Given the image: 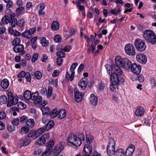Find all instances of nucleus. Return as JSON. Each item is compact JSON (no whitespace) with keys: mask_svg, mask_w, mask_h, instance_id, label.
Masks as SVG:
<instances>
[{"mask_svg":"<svg viewBox=\"0 0 156 156\" xmlns=\"http://www.w3.org/2000/svg\"><path fill=\"white\" fill-rule=\"evenodd\" d=\"M143 36L144 39L148 43L154 44L156 43V35L151 30H146L144 31Z\"/></svg>","mask_w":156,"mask_h":156,"instance_id":"1","label":"nucleus"},{"mask_svg":"<svg viewBox=\"0 0 156 156\" xmlns=\"http://www.w3.org/2000/svg\"><path fill=\"white\" fill-rule=\"evenodd\" d=\"M66 140L68 142L77 147H79L82 144V142L77 136L73 133H70L69 135Z\"/></svg>","mask_w":156,"mask_h":156,"instance_id":"2","label":"nucleus"},{"mask_svg":"<svg viewBox=\"0 0 156 156\" xmlns=\"http://www.w3.org/2000/svg\"><path fill=\"white\" fill-rule=\"evenodd\" d=\"M45 128L42 127L37 130H31L27 135L28 137H32L34 139H36L42 134L44 131Z\"/></svg>","mask_w":156,"mask_h":156,"instance_id":"3","label":"nucleus"},{"mask_svg":"<svg viewBox=\"0 0 156 156\" xmlns=\"http://www.w3.org/2000/svg\"><path fill=\"white\" fill-rule=\"evenodd\" d=\"M105 66L109 74L112 73V72H116L119 75H122V74L123 71L121 69L115 66V65H112V66L110 65H107Z\"/></svg>","mask_w":156,"mask_h":156,"instance_id":"4","label":"nucleus"},{"mask_svg":"<svg viewBox=\"0 0 156 156\" xmlns=\"http://www.w3.org/2000/svg\"><path fill=\"white\" fill-rule=\"evenodd\" d=\"M134 45L136 49L139 51H144L146 48V45L144 41L140 39L135 40Z\"/></svg>","mask_w":156,"mask_h":156,"instance_id":"5","label":"nucleus"},{"mask_svg":"<svg viewBox=\"0 0 156 156\" xmlns=\"http://www.w3.org/2000/svg\"><path fill=\"white\" fill-rule=\"evenodd\" d=\"M115 142L113 139L111 140L108 144L107 147V152L108 155L111 156L115 153Z\"/></svg>","mask_w":156,"mask_h":156,"instance_id":"6","label":"nucleus"},{"mask_svg":"<svg viewBox=\"0 0 156 156\" xmlns=\"http://www.w3.org/2000/svg\"><path fill=\"white\" fill-rule=\"evenodd\" d=\"M125 50L126 53L130 56H133L135 55V48L133 45L130 44H126L125 47Z\"/></svg>","mask_w":156,"mask_h":156,"instance_id":"7","label":"nucleus"},{"mask_svg":"<svg viewBox=\"0 0 156 156\" xmlns=\"http://www.w3.org/2000/svg\"><path fill=\"white\" fill-rule=\"evenodd\" d=\"M65 143L61 142L56 146L53 150V154L52 156H57L63 150L64 148Z\"/></svg>","mask_w":156,"mask_h":156,"instance_id":"8","label":"nucleus"},{"mask_svg":"<svg viewBox=\"0 0 156 156\" xmlns=\"http://www.w3.org/2000/svg\"><path fill=\"white\" fill-rule=\"evenodd\" d=\"M49 138V135L48 134H44L40 137L37 141L35 142V144L39 146L42 145L45 143L46 140Z\"/></svg>","mask_w":156,"mask_h":156,"instance_id":"9","label":"nucleus"},{"mask_svg":"<svg viewBox=\"0 0 156 156\" xmlns=\"http://www.w3.org/2000/svg\"><path fill=\"white\" fill-rule=\"evenodd\" d=\"M130 69L131 72L136 74H139L141 72V67L139 65L136 63H133L131 66Z\"/></svg>","mask_w":156,"mask_h":156,"instance_id":"10","label":"nucleus"},{"mask_svg":"<svg viewBox=\"0 0 156 156\" xmlns=\"http://www.w3.org/2000/svg\"><path fill=\"white\" fill-rule=\"evenodd\" d=\"M13 51L16 53H20V55H22L25 53L24 47L22 44L15 46L13 48Z\"/></svg>","mask_w":156,"mask_h":156,"instance_id":"11","label":"nucleus"},{"mask_svg":"<svg viewBox=\"0 0 156 156\" xmlns=\"http://www.w3.org/2000/svg\"><path fill=\"white\" fill-rule=\"evenodd\" d=\"M115 61L116 64L115 66L121 68L120 67H122L123 66V63L125 61V58H123L120 56H118L115 57Z\"/></svg>","mask_w":156,"mask_h":156,"instance_id":"12","label":"nucleus"},{"mask_svg":"<svg viewBox=\"0 0 156 156\" xmlns=\"http://www.w3.org/2000/svg\"><path fill=\"white\" fill-rule=\"evenodd\" d=\"M36 30V28H34L25 30L22 33V35L23 37L30 39L31 37V35L35 32Z\"/></svg>","mask_w":156,"mask_h":156,"instance_id":"13","label":"nucleus"},{"mask_svg":"<svg viewBox=\"0 0 156 156\" xmlns=\"http://www.w3.org/2000/svg\"><path fill=\"white\" fill-rule=\"evenodd\" d=\"M120 76L116 72H113L111 75L110 79L111 82L114 85H117L119 83V77Z\"/></svg>","mask_w":156,"mask_h":156,"instance_id":"14","label":"nucleus"},{"mask_svg":"<svg viewBox=\"0 0 156 156\" xmlns=\"http://www.w3.org/2000/svg\"><path fill=\"white\" fill-rule=\"evenodd\" d=\"M88 82V80L87 79L83 78L80 80L78 83V85L80 88L81 90H84L86 89Z\"/></svg>","mask_w":156,"mask_h":156,"instance_id":"15","label":"nucleus"},{"mask_svg":"<svg viewBox=\"0 0 156 156\" xmlns=\"http://www.w3.org/2000/svg\"><path fill=\"white\" fill-rule=\"evenodd\" d=\"M136 59L140 63L143 64H145L147 62V58L144 54H139L137 55Z\"/></svg>","mask_w":156,"mask_h":156,"instance_id":"16","label":"nucleus"},{"mask_svg":"<svg viewBox=\"0 0 156 156\" xmlns=\"http://www.w3.org/2000/svg\"><path fill=\"white\" fill-rule=\"evenodd\" d=\"M135 149V147L133 144H131L127 147L125 152V156H132Z\"/></svg>","mask_w":156,"mask_h":156,"instance_id":"17","label":"nucleus"},{"mask_svg":"<svg viewBox=\"0 0 156 156\" xmlns=\"http://www.w3.org/2000/svg\"><path fill=\"white\" fill-rule=\"evenodd\" d=\"M8 101H7V107H10L13 105H16L18 102L19 98H8Z\"/></svg>","mask_w":156,"mask_h":156,"instance_id":"18","label":"nucleus"},{"mask_svg":"<svg viewBox=\"0 0 156 156\" xmlns=\"http://www.w3.org/2000/svg\"><path fill=\"white\" fill-rule=\"evenodd\" d=\"M131 65H132V64L131 61L128 59L125 58V62H124L123 66L122 67L126 70H128L130 69Z\"/></svg>","mask_w":156,"mask_h":156,"instance_id":"19","label":"nucleus"},{"mask_svg":"<svg viewBox=\"0 0 156 156\" xmlns=\"http://www.w3.org/2000/svg\"><path fill=\"white\" fill-rule=\"evenodd\" d=\"M39 8L38 11V14L39 16H44L45 14V12L43 11L45 7V5L44 3H41L39 5Z\"/></svg>","mask_w":156,"mask_h":156,"instance_id":"20","label":"nucleus"},{"mask_svg":"<svg viewBox=\"0 0 156 156\" xmlns=\"http://www.w3.org/2000/svg\"><path fill=\"white\" fill-rule=\"evenodd\" d=\"M66 115V110L65 109H61L59 110L58 112V119H62L65 118Z\"/></svg>","mask_w":156,"mask_h":156,"instance_id":"21","label":"nucleus"},{"mask_svg":"<svg viewBox=\"0 0 156 156\" xmlns=\"http://www.w3.org/2000/svg\"><path fill=\"white\" fill-rule=\"evenodd\" d=\"M31 75L34 79L36 78L37 80L41 79L42 76V73L39 71H37L35 73L32 72Z\"/></svg>","mask_w":156,"mask_h":156,"instance_id":"22","label":"nucleus"},{"mask_svg":"<svg viewBox=\"0 0 156 156\" xmlns=\"http://www.w3.org/2000/svg\"><path fill=\"white\" fill-rule=\"evenodd\" d=\"M144 109L141 107H139L136 110L135 112V114L136 115L141 116L144 115Z\"/></svg>","mask_w":156,"mask_h":156,"instance_id":"23","label":"nucleus"},{"mask_svg":"<svg viewBox=\"0 0 156 156\" xmlns=\"http://www.w3.org/2000/svg\"><path fill=\"white\" fill-rule=\"evenodd\" d=\"M1 86L3 89H7L9 85V82L6 79H3L1 82Z\"/></svg>","mask_w":156,"mask_h":156,"instance_id":"24","label":"nucleus"},{"mask_svg":"<svg viewBox=\"0 0 156 156\" xmlns=\"http://www.w3.org/2000/svg\"><path fill=\"white\" fill-rule=\"evenodd\" d=\"M55 142L54 140H51L47 143V150L51 152L52 151V148L54 145Z\"/></svg>","mask_w":156,"mask_h":156,"instance_id":"25","label":"nucleus"},{"mask_svg":"<svg viewBox=\"0 0 156 156\" xmlns=\"http://www.w3.org/2000/svg\"><path fill=\"white\" fill-rule=\"evenodd\" d=\"M55 125V123L53 121H49L48 123H47L45 126V129L46 131H48L51 129Z\"/></svg>","mask_w":156,"mask_h":156,"instance_id":"26","label":"nucleus"},{"mask_svg":"<svg viewBox=\"0 0 156 156\" xmlns=\"http://www.w3.org/2000/svg\"><path fill=\"white\" fill-rule=\"evenodd\" d=\"M21 100H29L31 99L34 100V103L35 104H39L40 105V102L42 100V98H20Z\"/></svg>","mask_w":156,"mask_h":156,"instance_id":"27","label":"nucleus"},{"mask_svg":"<svg viewBox=\"0 0 156 156\" xmlns=\"http://www.w3.org/2000/svg\"><path fill=\"white\" fill-rule=\"evenodd\" d=\"M83 151L85 153L89 154L92 152V147L88 144H85L83 147Z\"/></svg>","mask_w":156,"mask_h":156,"instance_id":"28","label":"nucleus"},{"mask_svg":"<svg viewBox=\"0 0 156 156\" xmlns=\"http://www.w3.org/2000/svg\"><path fill=\"white\" fill-rule=\"evenodd\" d=\"M39 39L40 41V43L43 46H46L48 44V41L46 40V37H41L39 38Z\"/></svg>","mask_w":156,"mask_h":156,"instance_id":"29","label":"nucleus"},{"mask_svg":"<svg viewBox=\"0 0 156 156\" xmlns=\"http://www.w3.org/2000/svg\"><path fill=\"white\" fill-rule=\"evenodd\" d=\"M74 98H83L85 94L82 93L75 89L74 90Z\"/></svg>","mask_w":156,"mask_h":156,"instance_id":"30","label":"nucleus"},{"mask_svg":"<svg viewBox=\"0 0 156 156\" xmlns=\"http://www.w3.org/2000/svg\"><path fill=\"white\" fill-rule=\"evenodd\" d=\"M26 125L28 127L32 128L34 125V120L33 119H27L26 122Z\"/></svg>","mask_w":156,"mask_h":156,"instance_id":"31","label":"nucleus"},{"mask_svg":"<svg viewBox=\"0 0 156 156\" xmlns=\"http://www.w3.org/2000/svg\"><path fill=\"white\" fill-rule=\"evenodd\" d=\"M59 26L58 22L57 21H54L51 24V28L53 30H57L59 29Z\"/></svg>","mask_w":156,"mask_h":156,"instance_id":"32","label":"nucleus"},{"mask_svg":"<svg viewBox=\"0 0 156 156\" xmlns=\"http://www.w3.org/2000/svg\"><path fill=\"white\" fill-rule=\"evenodd\" d=\"M74 76V74L73 73H71V75H70L69 73L67 72L66 73V78L68 80H70L72 81L73 79Z\"/></svg>","mask_w":156,"mask_h":156,"instance_id":"33","label":"nucleus"},{"mask_svg":"<svg viewBox=\"0 0 156 156\" xmlns=\"http://www.w3.org/2000/svg\"><path fill=\"white\" fill-rule=\"evenodd\" d=\"M125 153L124 150L122 148L117 149L115 151V154L119 156H125Z\"/></svg>","mask_w":156,"mask_h":156,"instance_id":"34","label":"nucleus"},{"mask_svg":"<svg viewBox=\"0 0 156 156\" xmlns=\"http://www.w3.org/2000/svg\"><path fill=\"white\" fill-rule=\"evenodd\" d=\"M93 140V137L90 134H87L86 135V140L87 143L90 144L92 143Z\"/></svg>","mask_w":156,"mask_h":156,"instance_id":"35","label":"nucleus"},{"mask_svg":"<svg viewBox=\"0 0 156 156\" xmlns=\"http://www.w3.org/2000/svg\"><path fill=\"white\" fill-rule=\"evenodd\" d=\"M29 127L28 126H24L22 127L21 128V130L20 131V133L22 135L23 134H26L28 133L30 129Z\"/></svg>","mask_w":156,"mask_h":156,"instance_id":"36","label":"nucleus"},{"mask_svg":"<svg viewBox=\"0 0 156 156\" xmlns=\"http://www.w3.org/2000/svg\"><path fill=\"white\" fill-rule=\"evenodd\" d=\"M58 109L57 108H55L51 112H50V114L49 115L52 117L55 118L58 116Z\"/></svg>","mask_w":156,"mask_h":156,"instance_id":"37","label":"nucleus"},{"mask_svg":"<svg viewBox=\"0 0 156 156\" xmlns=\"http://www.w3.org/2000/svg\"><path fill=\"white\" fill-rule=\"evenodd\" d=\"M41 110L43 114L48 115L50 114V111L48 107H44L42 108Z\"/></svg>","mask_w":156,"mask_h":156,"instance_id":"38","label":"nucleus"},{"mask_svg":"<svg viewBox=\"0 0 156 156\" xmlns=\"http://www.w3.org/2000/svg\"><path fill=\"white\" fill-rule=\"evenodd\" d=\"M19 108L21 109H24L27 107V105L22 101H20L18 103Z\"/></svg>","mask_w":156,"mask_h":156,"instance_id":"39","label":"nucleus"},{"mask_svg":"<svg viewBox=\"0 0 156 156\" xmlns=\"http://www.w3.org/2000/svg\"><path fill=\"white\" fill-rule=\"evenodd\" d=\"M20 42V39L19 37H16L14 39L12 42V44L13 45H16L20 44H19Z\"/></svg>","mask_w":156,"mask_h":156,"instance_id":"40","label":"nucleus"},{"mask_svg":"<svg viewBox=\"0 0 156 156\" xmlns=\"http://www.w3.org/2000/svg\"><path fill=\"white\" fill-rule=\"evenodd\" d=\"M121 10H122L121 9V8H119L118 10L115 9H111L110 10V12L113 15L116 16L118 13H120Z\"/></svg>","mask_w":156,"mask_h":156,"instance_id":"41","label":"nucleus"},{"mask_svg":"<svg viewBox=\"0 0 156 156\" xmlns=\"http://www.w3.org/2000/svg\"><path fill=\"white\" fill-rule=\"evenodd\" d=\"M24 9V8L23 7H20L17 8L16 10V12L18 15H22L23 13V11Z\"/></svg>","mask_w":156,"mask_h":156,"instance_id":"42","label":"nucleus"},{"mask_svg":"<svg viewBox=\"0 0 156 156\" xmlns=\"http://www.w3.org/2000/svg\"><path fill=\"white\" fill-rule=\"evenodd\" d=\"M23 98H32V94L30 91L29 90L25 91L23 94Z\"/></svg>","mask_w":156,"mask_h":156,"instance_id":"43","label":"nucleus"},{"mask_svg":"<svg viewBox=\"0 0 156 156\" xmlns=\"http://www.w3.org/2000/svg\"><path fill=\"white\" fill-rule=\"evenodd\" d=\"M31 142V140L30 139H25L22 141L21 144L22 146H26L29 145Z\"/></svg>","mask_w":156,"mask_h":156,"instance_id":"44","label":"nucleus"},{"mask_svg":"<svg viewBox=\"0 0 156 156\" xmlns=\"http://www.w3.org/2000/svg\"><path fill=\"white\" fill-rule=\"evenodd\" d=\"M77 65L78 63L77 62H75L72 64V65L71 66L70 68V71L71 73H73V74H74L75 72L74 70Z\"/></svg>","mask_w":156,"mask_h":156,"instance_id":"45","label":"nucleus"},{"mask_svg":"<svg viewBox=\"0 0 156 156\" xmlns=\"http://www.w3.org/2000/svg\"><path fill=\"white\" fill-rule=\"evenodd\" d=\"M98 98H91L90 102L94 106H96L97 104Z\"/></svg>","mask_w":156,"mask_h":156,"instance_id":"46","label":"nucleus"},{"mask_svg":"<svg viewBox=\"0 0 156 156\" xmlns=\"http://www.w3.org/2000/svg\"><path fill=\"white\" fill-rule=\"evenodd\" d=\"M10 21V20L9 19V20L6 18V16H4L3 18H2L1 20L2 23L1 24H5V23L7 24L9 23Z\"/></svg>","mask_w":156,"mask_h":156,"instance_id":"47","label":"nucleus"},{"mask_svg":"<svg viewBox=\"0 0 156 156\" xmlns=\"http://www.w3.org/2000/svg\"><path fill=\"white\" fill-rule=\"evenodd\" d=\"M9 23H11L12 27H14L17 24V20L16 18L13 19V20H10Z\"/></svg>","mask_w":156,"mask_h":156,"instance_id":"48","label":"nucleus"},{"mask_svg":"<svg viewBox=\"0 0 156 156\" xmlns=\"http://www.w3.org/2000/svg\"><path fill=\"white\" fill-rule=\"evenodd\" d=\"M98 87L99 90L104 89L105 87V85L104 83L102 81H101L99 82Z\"/></svg>","mask_w":156,"mask_h":156,"instance_id":"49","label":"nucleus"},{"mask_svg":"<svg viewBox=\"0 0 156 156\" xmlns=\"http://www.w3.org/2000/svg\"><path fill=\"white\" fill-rule=\"evenodd\" d=\"M56 55L58 57H61L62 58H64L65 56V53L63 51H58L57 52Z\"/></svg>","mask_w":156,"mask_h":156,"instance_id":"50","label":"nucleus"},{"mask_svg":"<svg viewBox=\"0 0 156 156\" xmlns=\"http://www.w3.org/2000/svg\"><path fill=\"white\" fill-rule=\"evenodd\" d=\"M18 25L21 27L25 25V20L24 19H21L19 20L18 22Z\"/></svg>","mask_w":156,"mask_h":156,"instance_id":"51","label":"nucleus"},{"mask_svg":"<svg viewBox=\"0 0 156 156\" xmlns=\"http://www.w3.org/2000/svg\"><path fill=\"white\" fill-rule=\"evenodd\" d=\"M38 56V54L37 53H35L32 56L31 61L32 62H35L37 59Z\"/></svg>","mask_w":156,"mask_h":156,"instance_id":"52","label":"nucleus"},{"mask_svg":"<svg viewBox=\"0 0 156 156\" xmlns=\"http://www.w3.org/2000/svg\"><path fill=\"white\" fill-rule=\"evenodd\" d=\"M63 62V59L61 57H58L57 58L56 63L57 64L60 66L62 65Z\"/></svg>","mask_w":156,"mask_h":156,"instance_id":"53","label":"nucleus"},{"mask_svg":"<svg viewBox=\"0 0 156 156\" xmlns=\"http://www.w3.org/2000/svg\"><path fill=\"white\" fill-rule=\"evenodd\" d=\"M6 117V114L2 110L0 111V120L5 119Z\"/></svg>","mask_w":156,"mask_h":156,"instance_id":"54","label":"nucleus"},{"mask_svg":"<svg viewBox=\"0 0 156 156\" xmlns=\"http://www.w3.org/2000/svg\"><path fill=\"white\" fill-rule=\"evenodd\" d=\"M7 128L8 130L11 133L13 132L15 129V127L13 126H10L9 125H7Z\"/></svg>","mask_w":156,"mask_h":156,"instance_id":"55","label":"nucleus"},{"mask_svg":"<svg viewBox=\"0 0 156 156\" xmlns=\"http://www.w3.org/2000/svg\"><path fill=\"white\" fill-rule=\"evenodd\" d=\"M54 40L56 42L59 43L61 41L62 38L59 35H57L55 37Z\"/></svg>","mask_w":156,"mask_h":156,"instance_id":"56","label":"nucleus"},{"mask_svg":"<svg viewBox=\"0 0 156 156\" xmlns=\"http://www.w3.org/2000/svg\"><path fill=\"white\" fill-rule=\"evenodd\" d=\"M95 45H94V44H92L91 45L90 47L88 49V51H91L92 53H93L95 50Z\"/></svg>","mask_w":156,"mask_h":156,"instance_id":"57","label":"nucleus"},{"mask_svg":"<svg viewBox=\"0 0 156 156\" xmlns=\"http://www.w3.org/2000/svg\"><path fill=\"white\" fill-rule=\"evenodd\" d=\"M25 76L27 81L30 82L31 81V75L29 72H27L26 73Z\"/></svg>","mask_w":156,"mask_h":156,"instance_id":"58","label":"nucleus"},{"mask_svg":"<svg viewBox=\"0 0 156 156\" xmlns=\"http://www.w3.org/2000/svg\"><path fill=\"white\" fill-rule=\"evenodd\" d=\"M52 88L51 87H48V92L47 93V97H50L52 94Z\"/></svg>","mask_w":156,"mask_h":156,"instance_id":"59","label":"nucleus"},{"mask_svg":"<svg viewBox=\"0 0 156 156\" xmlns=\"http://www.w3.org/2000/svg\"><path fill=\"white\" fill-rule=\"evenodd\" d=\"M7 102V98H0V105L6 104Z\"/></svg>","mask_w":156,"mask_h":156,"instance_id":"60","label":"nucleus"},{"mask_svg":"<svg viewBox=\"0 0 156 156\" xmlns=\"http://www.w3.org/2000/svg\"><path fill=\"white\" fill-rule=\"evenodd\" d=\"M152 88L154 87L156 85V81L154 79L151 78L150 80Z\"/></svg>","mask_w":156,"mask_h":156,"instance_id":"61","label":"nucleus"},{"mask_svg":"<svg viewBox=\"0 0 156 156\" xmlns=\"http://www.w3.org/2000/svg\"><path fill=\"white\" fill-rule=\"evenodd\" d=\"M137 80H138L139 82H142L144 81V77L142 75H139L137 77Z\"/></svg>","mask_w":156,"mask_h":156,"instance_id":"62","label":"nucleus"},{"mask_svg":"<svg viewBox=\"0 0 156 156\" xmlns=\"http://www.w3.org/2000/svg\"><path fill=\"white\" fill-rule=\"evenodd\" d=\"M26 73L23 71H21L17 75L18 77H23L25 76Z\"/></svg>","mask_w":156,"mask_h":156,"instance_id":"63","label":"nucleus"},{"mask_svg":"<svg viewBox=\"0 0 156 156\" xmlns=\"http://www.w3.org/2000/svg\"><path fill=\"white\" fill-rule=\"evenodd\" d=\"M19 121L18 118L15 119L12 121V123L14 125L17 126L19 123Z\"/></svg>","mask_w":156,"mask_h":156,"instance_id":"64","label":"nucleus"}]
</instances>
